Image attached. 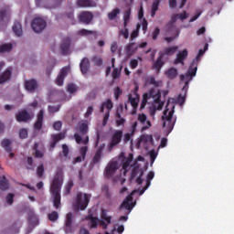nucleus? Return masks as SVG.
<instances>
[{
	"label": "nucleus",
	"instance_id": "3c124183",
	"mask_svg": "<svg viewBox=\"0 0 234 234\" xmlns=\"http://www.w3.org/2000/svg\"><path fill=\"white\" fill-rule=\"evenodd\" d=\"M74 187V181L72 179L69 180L65 186V195H70V191Z\"/></svg>",
	"mask_w": 234,
	"mask_h": 234
},
{
	"label": "nucleus",
	"instance_id": "a211bd4d",
	"mask_svg": "<svg viewBox=\"0 0 234 234\" xmlns=\"http://www.w3.org/2000/svg\"><path fill=\"white\" fill-rule=\"evenodd\" d=\"M60 51L63 56H67L70 52V37H64L60 45Z\"/></svg>",
	"mask_w": 234,
	"mask_h": 234
},
{
	"label": "nucleus",
	"instance_id": "13d9d810",
	"mask_svg": "<svg viewBox=\"0 0 234 234\" xmlns=\"http://www.w3.org/2000/svg\"><path fill=\"white\" fill-rule=\"evenodd\" d=\"M89 151L88 146H82L80 148V156L82 157L83 160H85V157L87 156V152Z\"/></svg>",
	"mask_w": 234,
	"mask_h": 234
},
{
	"label": "nucleus",
	"instance_id": "09e8293b",
	"mask_svg": "<svg viewBox=\"0 0 234 234\" xmlns=\"http://www.w3.org/2000/svg\"><path fill=\"white\" fill-rule=\"evenodd\" d=\"M91 61L94 63V65H96V67H101L103 64V58H101L100 56H93L91 58Z\"/></svg>",
	"mask_w": 234,
	"mask_h": 234
},
{
	"label": "nucleus",
	"instance_id": "0eeeda50",
	"mask_svg": "<svg viewBox=\"0 0 234 234\" xmlns=\"http://www.w3.org/2000/svg\"><path fill=\"white\" fill-rule=\"evenodd\" d=\"M128 101L133 107L132 113L136 114V109H138V103L140 101V95L138 94V87H135L132 93L128 95Z\"/></svg>",
	"mask_w": 234,
	"mask_h": 234
},
{
	"label": "nucleus",
	"instance_id": "2eb2a0df",
	"mask_svg": "<svg viewBox=\"0 0 234 234\" xmlns=\"http://www.w3.org/2000/svg\"><path fill=\"white\" fill-rule=\"evenodd\" d=\"M92 19H94V15L89 11L82 12L79 16V21L84 25H90Z\"/></svg>",
	"mask_w": 234,
	"mask_h": 234
},
{
	"label": "nucleus",
	"instance_id": "c9c22d12",
	"mask_svg": "<svg viewBox=\"0 0 234 234\" xmlns=\"http://www.w3.org/2000/svg\"><path fill=\"white\" fill-rule=\"evenodd\" d=\"M74 139L76 144H83L84 145H89V135H86L84 139L81 138L80 133H74Z\"/></svg>",
	"mask_w": 234,
	"mask_h": 234
},
{
	"label": "nucleus",
	"instance_id": "a18cd8bd",
	"mask_svg": "<svg viewBox=\"0 0 234 234\" xmlns=\"http://www.w3.org/2000/svg\"><path fill=\"white\" fill-rule=\"evenodd\" d=\"M61 109V104H58L56 106L54 105H48V112L49 114H56V112H59V110Z\"/></svg>",
	"mask_w": 234,
	"mask_h": 234
},
{
	"label": "nucleus",
	"instance_id": "4d7b16f0",
	"mask_svg": "<svg viewBox=\"0 0 234 234\" xmlns=\"http://www.w3.org/2000/svg\"><path fill=\"white\" fill-rule=\"evenodd\" d=\"M101 191L105 195L106 198H111L112 195H111V191H109V186L107 185L102 186Z\"/></svg>",
	"mask_w": 234,
	"mask_h": 234
},
{
	"label": "nucleus",
	"instance_id": "473e14b6",
	"mask_svg": "<svg viewBox=\"0 0 234 234\" xmlns=\"http://www.w3.org/2000/svg\"><path fill=\"white\" fill-rule=\"evenodd\" d=\"M77 36H81L82 37H85L86 36H94V37H97L98 32L82 28L77 32Z\"/></svg>",
	"mask_w": 234,
	"mask_h": 234
},
{
	"label": "nucleus",
	"instance_id": "cd10ccee",
	"mask_svg": "<svg viewBox=\"0 0 234 234\" xmlns=\"http://www.w3.org/2000/svg\"><path fill=\"white\" fill-rule=\"evenodd\" d=\"M96 1L98 0H78L77 5L83 8H87L90 6H96Z\"/></svg>",
	"mask_w": 234,
	"mask_h": 234
},
{
	"label": "nucleus",
	"instance_id": "5fc2aeb1",
	"mask_svg": "<svg viewBox=\"0 0 234 234\" xmlns=\"http://www.w3.org/2000/svg\"><path fill=\"white\" fill-rule=\"evenodd\" d=\"M100 162H101V154H98L95 152V154L91 160V164L93 165H96V164H100Z\"/></svg>",
	"mask_w": 234,
	"mask_h": 234
},
{
	"label": "nucleus",
	"instance_id": "1a4fd4ad",
	"mask_svg": "<svg viewBox=\"0 0 234 234\" xmlns=\"http://www.w3.org/2000/svg\"><path fill=\"white\" fill-rule=\"evenodd\" d=\"M74 222V214L72 212H69L66 215V218L64 221V231L66 234L74 233V227L72 226Z\"/></svg>",
	"mask_w": 234,
	"mask_h": 234
},
{
	"label": "nucleus",
	"instance_id": "bb28decb",
	"mask_svg": "<svg viewBox=\"0 0 234 234\" xmlns=\"http://www.w3.org/2000/svg\"><path fill=\"white\" fill-rule=\"evenodd\" d=\"M144 94H147L148 100H151V98H153L154 101H155L156 103L160 101V92H158L154 89H151L148 93H144Z\"/></svg>",
	"mask_w": 234,
	"mask_h": 234
},
{
	"label": "nucleus",
	"instance_id": "412c9836",
	"mask_svg": "<svg viewBox=\"0 0 234 234\" xmlns=\"http://www.w3.org/2000/svg\"><path fill=\"white\" fill-rule=\"evenodd\" d=\"M12 67H8L2 73V75L0 76V85H3V83H6V81H10V79L12 78Z\"/></svg>",
	"mask_w": 234,
	"mask_h": 234
},
{
	"label": "nucleus",
	"instance_id": "49530a36",
	"mask_svg": "<svg viewBox=\"0 0 234 234\" xmlns=\"http://www.w3.org/2000/svg\"><path fill=\"white\" fill-rule=\"evenodd\" d=\"M19 221H15L14 224L9 227V231H11V233L17 234L19 233Z\"/></svg>",
	"mask_w": 234,
	"mask_h": 234
},
{
	"label": "nucleus",
	"instance_id": "5701e85b",
	"mask_svg": "<svg viewBox=\"0 0 234 234\" xmlns=\"http://www.w3.org/2000/svg\"><path fill=\"white\" fill-rule=\"evenodd\" d=\"M64 138H65V133H57V134H52L51 135V142L49 144L50 149L56 148V145L58 144V142H59L60 140H64Z\"/></svg>",
	"mask_w": 234,
	"mask_h": 234
},
{
	"label": "nucleus",
	"instance_id": "de8ad7c7",
	"mask_svg": "<svg viewBox=\"0 0 234 234\" xmlns=\"http://www.w3.org/2000/svg\"><path fill=\"white\" fill-rule=\"evenodd\" d=\"M8 187H9L8 180L6 179V177L4 176L2 179H0V189L2 191H6Z\"/></svg>",
	"mask_w": 234,
	"mask_h": 234
},
{
	"label": "nucleus",
	"instance_id": "7ed1b4c3",
	"mask_svg": "<svg viewBox=\"0 0 234 234\" xmlns=\"http://www.w3.org/2000/svg\"><path fill=\"white\" fill-rule=\"evenodd\" d=\"M91 197L90 194L78 192L75 202L73 203L74 211H85L90 202Z\"/></svg>",
	"mask_w": 234,
	"mask_h": 234
},
{
	"label": "nucleus",
	"instance_id": "6e6552de",
	"mask_svg": "<svg viewBox=\"0 0 234 234\" xmlns=\"http://www.w3.org/2000/svg\"><path fill=\"white\" fill-rule=\"evenodd\" d=\"M31 28H33L34 32L39 34V32H43L47 28V22L41 17H36L31 22Z\"/></svg>",
	"mask_w": 234,
	"mask_h": 234
},
{
	"label": "nucleus",
	"instance_id": "58836bf2",
	"mask_svg": "<svg viewBox=\"0 0 234 234\" xmlns=\"http://www.w3.org/2000/svg\"><path fill=\"white\" fill-rule=\"evenodd\" d=\"M165 75L170 80H175L176 76H178V69L176 68H170L168 70L165 71Z\"/></svg>",
	"mask_w": 234,
	"mask_h": 234
},
{
	"label": "nucleus",
	"instance_id": "e433bc0d",
	"mask_svg": "<svg viewBox=\"0 0 234 234\" xmlns=\"http://www.w3.org/2000/svg\"><path fill=\"white\" fill-rule=\"evenodd\" d=\"M162 59H164V55H161V53H160L159 57L157 58V59L154 63V69L155 70L160 71V69H162V67H164V61Z\"/></svg>",
	"mask_w": 234,
	"mask_h": 234
},
{
	"label": "nucleus",
	"instance_id": "f704fd0d",
	"mask_svg": "<svg viewBox=\"0 0 234 234\" xmlns=\"http://www.w3.org/2000/svg\"><path fill=\"white\" fill-rule=\"evenodd\" d=\"M13 32H15V34L17 37H21V36H23V27L21 26V23H19V22L14 23Z\"/></svg>",
	"mask_w": 234,
	"mask_h": 234
},
{
	"label": "nucleus",
	"instance_id": "603ef678",
	"mask_svg": "<svg viewBox=\"0 0 234 234\" xmlns=\"http://www.w3.org/2000/svg\"><path fill=\"white\" fill-rule=\"evenodd\" d=\"M120 76H122V69L118 68H113V70L112 72V80H118L120 79Z\"/></svg>",
	"mask_w": 234,
	"mask_h": 234
},
{
	"label": "nucleus",
	"instance_id": "dca6fc26",
	"mask_svg": "<svg viewBox=\"0 0 234 234\" xmlns=\"http://www.w3.org/2000/svg\"><path fill=\"white\" fill-rule=\"evenodd\" d=\"M33 151H35V158H43L45 156V145L41 143H35Z\"/></svg>",
	"mask_w": 234,
	"mask_h": 234
},
{
	"label": "nucleus",
	"instance_id": "393cba45",
	"mask_svg": "<svg viewBox=\"0 0 234 234\" xmlns=\"http://www.w3.org/2000/svg\"><path fill=\"white\" fill-rule=\"evenodd\" d=\"M167 32H168V34H171V32H173L174 37H165V41H166V43H171V41H175V39H176V37H178V36H180V32L176 29V27H169Z\"/></svg>",
	"mask_w": 234,
	"mask_h": 234
},
{
	"label": "nucleus",
	"instance_id": "c03bdc74",
	"mask_svg": "<svg viewBox=\"0 0 234 234\" xmlns=\"http://www.w3.org/2000/svg\"><path fill=\"white\" fill-rule=\"evenodd\" d=\"M158 6H160V0H154L152 4V17H154V16H156V12H158Z\"/></svg>",
	"mask_w": 234,
	"mask_h": 234
},
{
	"label": "nucleus",
	"instance_id": "37998d69",
	"mask_svg": "<svg viewBox=\"0 0 234 234\" xmlns=\"http://www.w3.org/2000/svg\"><path fill=\"white\" fill-rule=\"evenodd\" d=\"M184 90V94L180 93L176 99V103H178V105H180L182 107V105H184V103H186V96H187V90Z\"/></svg>",
	"mask_w": 234,
	"mask_h": 234
},
{
	"label": "nucleus",
	"instance_id": "9b49d317",
	"mask_svg": "<svg viewBox=\"0 0 234 234\" xmlns=\"http://www.w3.org/2000/svg\"><path fill=\"white\" fill-rule=\"evenodd\" d=\"M116 171H118V161H112L107 165L104 175L106 178H112Z\"/></svg>",
	"mask_w": 234,
	"mask_h": 234
},
{
	"label": "nucleus",
	"instance_id": "423d86ee",
	"mask_svg": "<svg viewBox=\"0 0 234 234\" xmlns=\"http://www.w3.org/2000/svg\"><path fill=\"white\" fill-rule=\"evenodd\" d=\"M197 70H198V68L193 67L190 64V67L186 72V74L180 75L181 81H185V86L183 87V90H185L186 87L189 86V81L193 80V77L197 76Z\"/></svg>",
	"mask_w": 234,
	"mask_h": 234
},
{
	"label": "nucleus",
	"instance_id": "f8f14e48",
	"mask_svg": "<svg viewBox=\"0 0 234 234\" xmlns=\"http://www.w3.org/2000/svg\"><path fill=\"white\" fill-rule=\"evenodd\" d=\"M134 193H136V190H133L130 195H128L125 199L122 201V203L121 204L120 207L121 209H127V211H129V213H131V211H133V208L134 207V205H133V196L134 195Z\"/></svg>",
	"mask_w": 234,
	"mask_h": 234
},
{
	"label": "nucleus",
	"instance_id": "f257e3e1",
	"mask_svg": "<svg viewBox=\"0 0 234 234\" xmlns=\"http://www.w3.org/2000/svg\"><path fill=\"white\" fill-rule=\"evenodd\" d=\"M63 186V175L58 172L52 181L50 186V193L53 197V206L56 209H59L61 206V187Z\"/></svg>",
	"mask_w": 234,
	"mask_h": 234
},
{
	"label": "nucleus",
	"instance_id": "052dcab7",
	"mask_svg": "<svg viewBox=\"0 0 234 234\" xmlns=\"http://www.w3.org/2000/svg\"><path fill=\"white\" fill-rule=\"evenodd\" d=\"M119 36H123L124 39H129V29H127V27L119 31Z\"/></svg>",
	"mask_w": 234,
	"mask_h": 234
},
{
	"label": "nucleus",
	"instance_id": "864d4df0",
	"mask_svg": "<svg viewBox=\"0 0 234 234\" xmlns=\"http://www.w3.org/2000/svg\"><path fill=\"white\" fill-rule=\"evenodd\" d=\"M43 175H45V165H40L37 168V176L38 178H43Z\"/></svg>",
	"mask_w": 234,
	"mask_h": 234
},
{
	"label": "nucleus",
	"instance_id": "bf43d9fd",
	"mask_svg": "<svg viewBox=\"0 0 234 234\" xmlns=\"http://www.w3.org/2000/svg\"><path fill=\"white\" fill-rule=\"evenodd\" d=\"M147 101H149V99L147 98V94H144L141 106H140L141 111H144V109H145V105H147Z\"/></svg>",
	"mask_w": 234,
	"mask_h": 234
},
{
	"label": "nucleus",
	"instance_id": "69168bd1",
	"mask_svg": "<svg viewBox=\"0 0 234 234\" xmlns=\"http://www.w3.org/2000/svg\"><path fill=\"white\" fill-rule=\"evenodd\" d=\"M76 90H78V86L72 83L68 85V92L73 94V92H76Z\"/></svg>",
	"mask_w": 234,
	"mask_h": 234
},
{
	"label": "nucleus",
	"instance_id": "aec40b11",
	"mask_svg": "<svg viewBox=\"0 0 234 234\" xmlns=\"http://www.w3.org/2000/svg\"><path fill=\"white\" fill-rule=\"evenodd\" d=\"M101 220H100V225L102 226L103 229H107L109 224H111L112 218L111 216H108L107 213H105V210L101 212Z\"/></svg>",
	"mask_w": 234,
	"mask_h": 234
},
{
	"label": "nucleus",
	"instance_id": "79ce46f5",
	"mask_svg": "<svg viewBox=\"0 0 234 234\" xmlns=\"http://www.w3.org/2000/svg\"><path fill=\"white\" fill-rule=\"evenodd\" d=\"M79 133L81 136H85L89 133V125L85 122L79 124Z\"/></svg>",
	"mask_w": 234,
	"mask_h": 234
},
{
	"label": "nucleus",
	"instance_id": "774afa93",
	"mask_svg": "<svg viewBox=\"0 0 234 234\" xmlns=\"http://www.w3.org/2000/svg\"><path fill=\"white\" fill-rule=\"evenodd\" d=\"M177 17L181 21H184V20L187 19V17H189V16L187 15V12L183 11V13L177 14Z\"/></svg>",
	"mask_w": 234,
	"mask_h": 234
},
{
	"label": "nucleus",
	"instance_id": "ddd939ff",
	"mask_svg": "<svg viewBox=\"0 0 234 234\" xmlns=\"http://www.w3.org/2000/svg\"><path fill=\"white\" fill-rule=\"evenodd\" d=\"M69 71H70V68H69V67L62 68L60 69L58 75L57 76L56 85H58V87H63L65 78H67V76H69Z\"/></svg>",
	"mask_w": 234,
	"mask_h": 234
},
{
	"label": "nucleus",
	"instance_id": "39448f33",
	"mask_svg": "<svg viewBox=\"0 0 234 234\" xmlns=\"http://www.w3.org/2000/svg\"><path fill=\"white\" fill-rule=\"evenodd\" d=\"M112 107H114V104L112 103V100L107 99L105 101H103L100 106V112H104L105 109H107V112L104 114L102 125L105 127L109 122V118L111 116V111H112Z\"/></svg>",
	"mask_w": 234,
	"mask_h": 234
},
{
	"label": "nucleus",
	"instance_id": "c85d7f7f",
	"mask_svg": "<svg viewBox=\"0 0 234 234\" xmlns=\"http://www.w3.org/2000/svg\"><path fill=\"white\" fill-rule=\"evenodd\" d=\"M207 48V44L205 46V49H199L197 57L193 59L191 66L196 67L198 69V62L200 61V58H202V55L206 53V49Z\"/></svg>",
	"mask_w": 234,
	"mask_h": 234
},
{
	"label": "nucleus",
	"instance_id": "b1692460",
	"mask_svg": "<svg viewBox=\"0 0 234 234\" xmlns=\"http://www.w3.org/2000/svg\"><path fill=\"white\" fill-rule=\"evenodd\" d=\"M44 115H45V111L40 110L38 114H37V122L34 124V128L37 131H41V129L43 127Z\"/></svg>",
	"mask_w": 234,
	"mask_h": 234
},
{
	"label": "nucleus",
	"instance_id": "6ab92c4d",
	"mask_svg": "<svg viewBox=\"0 0 234 234\" xmlns=\"http://www.w3.org/2000/svg\"><path fill=\"white\" fill-rule=\"evenodd\" d=\"M16 122H27L28 120H32V115L27 112V110H23L19 112L16 116Z\"/></svg>",
	"mask_w": 234,
	"mask_h": 234
},
{
	"label": "nucleus",
	"instance_id": "6e6d98bb",
	"mask_svg": "<svg viewBox=\"0 0 234 234\" xmlns=\"http://www.w3.org/2000/svg\"><path fill=\"white\" fill-rule=\"evenodd\" d=\"M28 218L33 222H39V218H37V215L33 210L29 211Z\"/></svg>",
	"mask_w": 234,
	"mask_h": 234
},
{
	"label": "nucleus",
	"instance_id": "4c0bfd02",
	"mask_svg": "<svg viewBox=\"0 0 234 234\" xmlns=\"http://www.w3.org/2000/svg\"><path fill=\"white\" fill-rule=\"evenodd\" d=\"M89 226L91 229H95L98 228V224H100V219L98 218H94L92 216L88 217Z\"/></svg>",
	"mask_w": 234,
	"mask_h": 234
},
{
	"label": "nucleus",
	"instance_id": "f03ea898",
	"mask_svg": "<svg viewBox=\"0 0 234 234\" xmlns=\"http://www.w3.org/2000/svg\"><path fill=\"white\" fill-rule=\"evenodd\" d=\"M169 102L164 111L162 120H163V127L165 129L167 134L172 133L173 129H175V123H176V119H173V115L175 114V106L172 107V110L169 112Z\"/></svg>",
	"mask_w": 234,
	"mask_h": 234
},
{
	"label": "nucleus",
	"instance_id": "4468645a",
	"mask_svg": "<svg viewBox=\"0 0 234 234\" xmlns=\"http://www.w3.org/2000/svg\"><path fill=\"white\" fill-rule=\"evenodd\" d=\"M137 122H139V123L143 125L141 128V133H144V131H147V129H151V121L147 120V115H145L144 113L138 114Z\"/></svg>",
	"mask_w": 234,
	"mask_h": 234
},
{
	"label": "nucleus",
	"instance_id": "ea45409f",
	"mask_svg": "<svg viewBox=\"0 0 234 234\" xmlns=\"http://www.w3.org/2000/svg\"><path fill=\"white\" fill-rule=\"evenodd\" d=\"M2 147L7 152V153H12V141L9 139H4L1 143Z\"/></svg>",
	"mask_w": 234,
	"mask_h": 234
},
{
	"label": "nucleus",
	"instance_id": "a878e982",
	"mask_svg": "<svg viewBox=\"0 0 234 234\" xmlns=\"http://www.w3.org/2000/svg\"><path fill=\"white\" fill-rule=\"evenodd\" d=\"M80 72L82 74H87L89 72V69H90V61L87 58H83L80 63Z\"/></svg>",
	"mask_w": 234,
	"mask_h": 234
},
{
	"label": "nucleus",
	"instance_id": "338daca9",
	"mask_svg": "<svg viewBox=\"0 0 234 234\" xmlns=\"http://www.w3.org/2000/svg\"><path fill=\"white\" fill-rule=\"evenodd\" d=\"M62 126L63 123L61 122V121H57L53 123V129H55V131H61Z\"/></svg>",
	"mask_w": 234,
	"mask_h": 234
},
{
	"label": "nucleus",
	"instance_id": "680f3d73",
	"mask_svg": "<svg viewBox=\"0 0 234 234\" xmlns=\"http://www.w3.org/2000/svg\"><path fill=\"white\" fill-rule=\"evenodd\" d=\"M19 137L22 139V140H25V138H28V131L25 128L21 129L19 131Z\"/></svg>",
	"mask_w": 234,
	"mask_h": 234
},
{
	"label": "nucleus",
	"instance_id": "a19ab883",
	"mask_svg": "<svg viewBox=\"0 0 234 234\" xmlns=\"http://www.w3.org/2000/svg\"><path fill=\"white\" fill-rule=\"evenodd\" d=\"M12 48H14L12 43L2 44L0 45V54H3L5 52H12Z\"/></svg>",
	"mask_w": 234,
	"mask_h": 234
},
{
	"label": "nucleus",
	"instance_id": "72a5a7b5",
	"mask_svg": "<svg viewBox=\"0 0 234 234\" xmlns=\"http://www.w3.org/2000/svg\"><path fill=\"white\" fill-rule=\"evenodd\" d=\"M131 20V5L126 6V10L123 13V27L124 28L129 25V21Z\"/></svg>",
	"mask_w": 234,
	"mask_h": 234
},
{
	"label": "nucleus",
	"instance_id": "9d476101",
	"mask_svg": "<svg viewBox=\"0 0 234 234\" xmlns=\"http://www.w3.org/2000/svg\"><path fill=\"white\" fill-rule=\"evenodd\" d=\"M136 176L138 177L136 178ZM142 176H144V169L140 168V166H134L132 170L130 180H134L136 178V184L142 186V184H144V179Z\"/></svg>",
	"mask_w": 234,
	"mask_h": 234
},
{
	"label": "nucleus",
	"instance_id": "4be33fe9",
	"mask_svg": "<svg viewBox=\"0 0 234 234\" xmlns=\"http://www.w3.org/2000/svg\"><path fill=\"white\" fill-rule=\"evenodd\" d=\"M188 52L187 49H184L182 51H179L176 55V58L174 60L175 65H178V63H181V65H184V61L187 58Z\"/></svg>",
	"mask_w": 234,
	"mask_h": 234
},
{
	"label": "nucleus",
	"instance_id": "0e129e2a",
	"mask_svg": "<svg viewBox=\"0 0 234 234\" xmlns=\"http://www.w3.org/2000/svg\"><path fill=\"white\" fill-rule=\"evenodd\" d=\"M122 90L120 87H116L114 89V98L115 100H119L120 99V96H122Z\"/></svg>",
	"mask_w": 234,
	"mask_h": 234
},
{
	"label": "nucleus",
	"instance_id": "e2e57ef3",
	"mask_svg": "<svg viewBox=\"0 0 234 234\" xmlns=\"http://www.w3.org/2000/svg\"><path fill=\"white\" fill-rule=\"evenodd\" d=\"M27 169H29V170H33L34 169V159L30 156L27 157Z\"/></svg>",
	"mask_w": 234,
	"mask_h": 234
},
{
	"label": "nucleus",
	"instance_id": "2f4dec72",
	"mask_svg": "<svg viewBox=\"0 0 234 234\" xmlns=\"http://www.w3.org/2000/svg\"><path fill=\"white\" fill-rule=\"evenodd\" d=\"M122 10H120V8L116 7L114 9H112L111 12H109L107 14V17L109 19V21H114L115 19L118 18V16H120Z\"/></svg>",
	"mask_w": 234,
	"mask_h": 234
},
{
	"label": "nucleus",
	"instance_id": "f3484780",
	"mask_svg": "<svg viewBox=\"0 0 234 234\" xmlns=\"http://www.w3.org/2000/svg\"><path fill=\"white\" fill-rule=\"evenodd\" d=\"M24 87L28 92H35L37 87H39V84H37V80H36V79H31L25 80Z\"/></svg>",
	"mask_w": 234,
	"mask_h": 234
},
{
	"label": "nucleus",
	"instance_id": "8fccbe9b",
	"mask_svg": "<svg viewBox=\"0 0 234 234\" xmlns=\"http://www.w3.org/2000/svg\"><path fill=\"white\" fill-rule=\"evenodd\" d=\"M48 218L50 222H56L59 218V214L56 211H52L48 214Z\"/></svg>",
	"mask_w": 234,
	"mask_h": 234
},
{
	"label": "nucleus",
	"instance_id": "20e7f679",
	"mask_svg": "<svg viewBox=\"0 0 234 234\" xmlns=\"http://www.w3.org/2000/svg\"><path fill=\"white\" fill-rule=\"evenodd\" d=\"M123 138V131L115 130L111 136L110 142L108 144V152L111 153L114 147H117L122 144Z\"/></svg>",
	"mask_w": 234,
	"mask_h": 234
},
{
	"label": "nucleus",
	"instance_id": "7c9ffc66",
	"mask_svg": "<svg viewBox=\"0 0 234 234\" xmlns=\"http://www.w3.org/2000/svg\"><path fill=\"white\" fill-rule=\"evenodd\" d=\"M177 50H178L177 46H172V47L165 48L163 52H161L160 54L163 55V58L164 56H173Z\"/></svg>",
	"mask_w": 234,
	"mask_h": 234
},
{
	"label": "nucleus",
	"instance_id": "c756f323",
	"mask_svg": "<svg viewBox=\"0 0 234 234\" xmlns=\"http://www.w3.org/2000/svg\"><path fill=\"white\" fill-rule=\"evenodd\" d=\"M133 162V154H129V156L127 158H124L122 160V170L123 175L127 174V171L129 169V165H131V163Z\"/></svg>",
	"mask_w": 234,
	"mask_h": 234
}]
</instances>
